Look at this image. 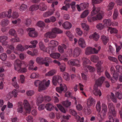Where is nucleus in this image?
<instances>
[{"label": "nucleus", "mask_w": 122, "mask_h": 122, "mask_svg": "<svg viewBox=\"0 0 122 122\" xmlns=\"http://www.w3.org/2000/svg\"><path fill=\"white\" fill-rule=\"evenodd\" d=\"M89 11L88 10H84L80 15V17L81 18H85L88 15Z\"/></svg>", "instance_id": "nucleus-41"}, {"label": "nucleus", "mask_w": 122, "mask_h": 122, "mask_svg": "<svg viewBox=\"0 0 122 122\" xmlns=\"http://www.w3.org/2000/svg\"><path fill=\"white\" fill-rule=\"evenodd\" d=\"M88 5L89 4L88 3H81L79 5H77L76 7L78 11H80L81 10L87 8Z\"/></svg>", "instance_id": "nucleus-10"}, {"label": "nucleus", "mask_w": 122, "mask_h": 122, "mask_svg": "<svg viewBox=\"0 0 122 122\" xmlns=\"http://www.w3.org/2000/svg\"><path fill=\"white\" fill-rule=\"evenodd\" d=\"M24 23L25 25L29 26L31 24V21L30 19H27L25 20Z\"/></svg>", "instance_id": "nucleus-63"}, {"label": "nucleus", "mask_w": 122, "mask_h": 122, "mask_svg": "<svg viewBox=\"0 0 122 122\" xmlns=\"http://www.w3.org/2000/svg\"><path fill=\"white\" fill-rule=\"evenodd\" d=\"M95 50V48H92L91 47H88L86 48L85 50V53L86 55H89L92 54H95L94 50Z\"/></svg>", "instance_id": "nucleus-16"}, {"label": "nucleus", "mask_w": 122, "mask_h": 122, "mask_svg": "<svg viewBox=\"0 0 122 122\" xmlns=\"http://www.w3.org/2000/svg\"><path fill=\"white\" fill-rule=\"evenodd\" d=\"M118 11L117 9H115L113 15V18L114 19H116L118 15Z\"/></svg>", "instance_id": "nucleus-64"}, {"label": "nucleus", "mask_w": 122, "mask_h": 122, "mask_svg": "<svg viewBox=\"0 0 122 122\" xmlns=\"http://www.w3.org/2000/svg\"><path fill=\"white\" fill-rule=\"evenodd\" d=\"M44 100L46 101L49 102L51 100V98L48 96H45L43 97L41 94L39 95L37 97L36 101V105H39Z\"/></svg>", "instance_id": "nucleus-5"}, {"label": "nucleus", "mask_w": 122, "mask_h": 122, "mask_svg": "<svg viewBox=\"0 0 122 122\" xmlns=\"http://www.w3.org/2000/svg\"><path fill=\"white\" fill-rule=\"evenodd\" d=\"M88 69L90 72H93L95 70V69L94 67L91 66L86 65V69H84L85 70Z\"/></svg>", "instance_id": "nucleus-55"}, {"label": "nucleus", "mask_w": 122, "mask_h": 122, "mask_svg": "<svg viewBox=\"0 0 122 122\" xmlns=\"http://www.w3.org/2000/svg\"><path fill=\"white\" fill-rule=\"evenodd\" d=\"M108 31L110 32L111 34L117 33L118 31V30L116 28L111 27H109Z\"/></svg>", "instance_id": "nucleus-42"}, {"label": "nucleus", "mask_w": 122, "mask_h": 122, "mask_svg": "<svg viewBox=\"0 0 122 122\" xmlns=\"http://www.w3.org/2000/svg\"><path fill=\"white\" fill-rule=\"evenodd\" d=\"M16 50L20 51H23L25 50V49L21 44L17 45L15 48Z\"/></svg>", "instance_id": "nucleus-37"}, {"label": "nucleus", "mask_w": 122, "mask_h": 122, "mask_svg": "<svg viewBox=\"0 0 122 122\" xmlns=\"http://www.w3.org/2000/svg\"><path fill=\"white\" fill-rule=\"evenodd\" d=\"M81 25L82 28L84 30L88 31L90 30V28L89 25L86 23H82L81 24Z\"/></svg>", "instance_id": "nucleus-46"}, {"label": "nucleus", "mask_w": 122, "mask_h": 122, "mask_svg": "<svg viewBox=\"0 0 122 122\" xmlns=\"http://www.w3.org/2000/svg\"><path fill=\"white\" fill-rule=\"evenodd\" d=\"M102 111L98 115V117L101 118V120H102L105 118L106 113L107 111V106L105 104H102Z\"/></svg>", "instance_id": "nucleus-6"}, {"label": "nucleus", "mask_w": 122, "mask_h": 122, "mask_svg": "<svg viewBox=\"0 0 122 122\" xmlns=\"http://www.w3.org/2000/svg\"><path fill=\"white\" fill-rule=\"evenodd\" d=\"M56 106L61 112L64 113H66V111L61 105L57 104Z\"/></svg>", "instance_id": "nucleus-49"}, {"label": "nucleus", "mask_w": 122, "mask_h": 122, "mask_svg": "<svg viewBox=\"0 0 122 122\" xmlns=\"http://www.w3.org/2000/svg\"><path fill=\"white\" fill-rule=\"evenodd\" d=\"M6 17H8V18H10L11 17V15L8 16L7 15V11H5L0 13V17L1 18H4Z\"/></svg>", "instance_id": "nucleus-34"}, {"label": "nucleus", "mask_w": 122, "mask_h": 122, "mask_svg": "<svg viewBox=\"0 0 122 122\" xmlns=\"http://www.w3.org/2000/svg\"><path fill=\"white\" fill-rule=\"evenodd\" d=\"M101 38L104 44L105 45H106L109 41L108 37L104 35H103L102 36Z\"/></svg>", "instance_id": "nucleus-39"}, {"label": "nucleus", "mask_w": 122, "mask_h": 122, "mask_svg": "<svg viewBox=\"0 0 122 122\" xmlns=\"http://www.w3.org/2000/svg\"><path fill=\"white\" fill-rule=\"evenodd\" d=\"M45 108L46 110L48 111H51L54 108V106L50 103H49L45 105Z\"/></svg>", "instance_id": "nucleus-22"}, {"label": "nucleus", "mask_w": 122, "mask_h": 122, "mask_svg": "<svg viewBox=\"0 0 122 122\" xmlns=\"http://www.w3.org/2000/svg\"><path fill=\"white\" fill-rule=\"evenodd\" d=\"M8 38L7 37L4 36H0V42L1 43L3 46H5L8 45V42L6 41Z\"/></svg>", "instance_id": "nucleus-15"}, {"label": "nucleus", "mask_w": 122, "mask_h": 122, "mask_svg": "<svg viewBox=\"0 0 122 122\" xmlns=\"http://www.w3.org/2000/svg\"><path fill=\"white\" fill-rule=\"evenodd\" d=\"M39 10L41 11H45L47 9V7L46 5L44 3H41L39 5Z\"/></svg>", "instance_id": "nucleus-30"}, {"label": "nucleus", "mask_w": 122, "mask_h": 122, "mask_svg": "<svg viewBox=\"0 0 122 122\" xmlns=\"http://www.w3.org/2000/svg\"><path fill=\"white\" fill-rule=\"evenodd\" d=\"M50 80L46 81L45 80L42 81L36 80L34 82L35 85L36 87L39 86L38 91H41L45 90L48 87L50 84Z\"/></svg>", "instance_id": "nucleus-4"}, {"label": "nucleus", "mask_w": 122, "mask_h": 122, "mask_svg": "<svg viewBox=\"0 0 122 122\" xmlns=\"http://www.w3.org/2000/svg\"><path fill=\"white\" fill-rule=\"evenodd\" d=\"M82 60L83 61V65L84 69H86V65H87V64L90 63V61L88 59L84 57L83 58Z\"/></svg>", "instance_id": "nucleus-23"}, {"label": "nucleus", "mask_w": 122, "mask_h": 122, "mask_svg": "<svg viewBox=\"0 0 122 122\" xmlns=\"http://www.w3.org/2000/svg\"><path fill=\"white\" fill-rule=\"evenodd\" d=\"M60 53H53L50 54V56L51 57L55 59L59 58L60 56Z\"/></svg>", "instance_id": "nucleus-35"}, {"label": "nucleus", "mask_w": 122, "mask_h": 122, "mask_svg": "<svg viewBox=\"0 0 122 122\" xmlns=\"http://www.w3.org/2000/svg\"><path fill=\"white\" fill-rule=\"evenodd\" d=\"M26 119L27 122H33V119L32 117L29 115L26 117Z\"/></svg>", "instance_id": "nucleus-61"}, {"label": "nucleus", "mask_w": 122, "mask_h": 122, "mask_svg": "<svg viewBox=\"0 0 122 122\" xmlns=\"http://www.w3.org/2000/svg\"><path fill=\"white\" fill-rule=\"evenodd\" d=\"M34 61L33 60H31L29 62L28 64V69L31 70L33 69L34 68Z\"/></svg>", "instance_id": "nucleus-44"}, {"label": "nucleus", "mask_w": 122, "mask_h": 122, "mask_svg": "<svg viewBox=\"0 0 122 122\" xmlns=\"http://www.w3.org/2000/svg\"><path fill=\"white\" fill-rule=\"evenodd\" d=\"M39 45L40 49L41 50L44 52H47L46 48L44 45L43 43L41 41H40L39 43Z\"/></svg>", "instance_id": "nucleus-38"}, {"label": "nucleus", "mask_w": 122, "mask_h": 122, "mask_svg": "<svg viewBox=\"0 0 122 122\" xmlns=\"http://www.w3.org/2000/svg\"><path fill=\"white\" fill-rule=\"evenodd\" d=\"M56 90L58 92L61 93L62 91L66 92L67 90V87L66 85L64 84H60V87L56 88Z\"/></svg>", "instance_id": "nucleus-11"}, {"label": "nucleus", "mask_w": 122, "mask_h": 122, "mask_svg": "<svg viewBox=\"0 0 122 122\" xmlns=\"http://www.w3.org/2000/svg\"><path fill=\"white\" fill-rule=\"evenodd\" d=\"M26 66L25 62L20 61L19 60L15 61L14 64V69L18 73H25L27 72V66L26 67H24Z\"/></svg>", "instance_id": "nucleus-2"}, {"label": "nucleus", "mask_w": 122, "mask_h": 122, "mask_svg": "<svg viewBox=\"0 0 122 122\" xmlns=\"http://www.w3.org/2000/svg\"><path fill=\"white\" fill-rule=\"evenodd\" d=\"M105 78L103 76H101L96 80L95 84L94 86V94L96 96H101L102 93L100 90L97 89V87L101 86L105 80Z\"/></svg>", "instance_id": "nucleus-3"}, {"label": "nucleus", "mask_w": 122, "mask_h": 122, "mask_svg": "<svg viewBox=\"0 0 122 122\" xmlns=\"http://www.w3.org/2000/svg\"><path fill=\"white\" fill-rule=\"evenodd\" d=\"M113 74V79L112 78L111 79V81L112 83H113L116 82L118 79V76L119 73H114Z\"/></svg>", "instance_id": "nucleus-27"}, {"label": "nucleus", "mask_w": 122, "mask_h": 122, "mask_svg": "<svg viewBox=\"0 0 122 122\" xmlns=\"http://www.w3.org/2000/svg\"><path fill=\"white\" fill-rule=\"evenodd\" d=\"M100 103V101H98L96 105V109L97 111L98 112H100L101 110Z\"/></svg>", "instance_id": "nucleus-59"}, {"label": "nucleus", "mask_w": 122, "mask_h": 122, "mask_svg": "<svg viewBox=\"0 0 122 122\" xmlns=\"http://www.w3.org/2000/svg\"><path fill=\"white\" fill-rule=\"evenodd\" d=\"M103 63V61H100L95 65L97 73L99 75H101V73L103 72L104 70V67L102 66Z\"/></svg>", "instance_id": "nucleus-8"}, {"label": "nucleus", "mask_w": 122, "mask_h": 122, "mask_svg": "<svg viewBox=\"0 0 122 122\" xmlns=\"http://www.w3.org/2000/svg\"><path fill=\"white\" fill-rule=\"evenodd\" d=\"M55 11V9L53 8L52 10H50L44 13L43 14V16L45 17H47L52 15Z\"/></svg>", "instance_id": "nucleus-21"}, {"label": "nucleus", "mask_w": 122, "mask_h": 122, "mask_svg": "<svg viewBox=\"0 0 122 122\" xmlns=\"http://www.w3.org/2000/svg\"><path fill=\"white\" fill-rule=\"evenodd\" d=\"M63 78L66 81H68L70 79V76L67 73L64 72L63 74Z\"/></svg>", "instance_id": "nucleus-50"}, {"label": "nucleus", "mask_w": 122, "mask_h": 122, "mask_svg": "<svg viewBox=\"0 0 122 122\" xmlns=\"http://www.w3.org/2000/svg\"><path fill=\"white\" fill-rule=\"evenodd\" d=\"M25 78V77L23 75H20L19 80L21 83H24Z\"/></svg>", "instance_id": "nucleus-58"}, {"label": "nucleus", "mask_w": 122, "mask_h": 122, "mask_svg": "<svg viewBox=\"0 0 122 122\" xmlns=\"http://www.w3.org/2000/svg\"><path fill=\"white\" fill-rule=\"evenodd\" d=\"M114 3L113 2H111L110 3L107 7V10L109 11L112 10L114 7Z\"/></svg>", "instance_id": "nucleus-48"}, {"label": "nucleus", "mask_w": 122, "mask_h": 122, "mask_svg": "<svg viewBox=\"0 0 122 122\" xmlns=\"http://www.w3.org/2000/svg\"><path fill=\"white\" fill-rule=\"evenodd\" d=\"M18 93L17 90L15 89L8 94L7 97L9 98H11L13 97L15 98H16L17 97V96L18 95Z\"/></svg>", "instance_id": "nucleus-13"}, {"label": "nucleus", "mask_w": 122, "mask_h": 122, "mask_svg": "<svg viewBox=\"0 0 122 122\" xmlns=\"http://www.w3.org/2000/svg\"><path fill=\"white\" fill-rule=\"evenodd\" d=\"M39 8V5L36 4L31 5L29 8V10L33 12L36 11Z\"/></svg>", "instance_id": "nucleus-25"}, {"label": "nucleus", "mask_w": 122, "mask_h": 122, "mask_svg": "<svg viewBox=\"0 0 122 122\" xmlns=\"http://www.w3.org/2000/svg\"><path fill=\"white\" fill-rule=\"evenodd\" d=\"M120 45L118 46L116 44H115L116 48V52L117 53L119 52L122 48V42H120Z\"/></svg>", "instance_id": "nucleus-54"}, {"label": "nucleus", "mask_w": 122, "mask_h": 122, "mask_svg": "<svg viewBox=\"0 0 122 122\" xmlns=\"http://www.w3.org/2000/svg\"><path fill=\"white\" fill-rule=\"evenodd\" d=\"M56 72L55 70H52L48 72L46 74V76H52L55 74Z\"/></svg>", "instance_id": "nucleus-45"}, {"label": "nucleus", "mask_w": 122, "mask_h": 122, "mask_svg": "<svg viewBox=\"0 0 122 122\" xmlns=\"http://www.w3.org/2000/svg\"><path fill=\"white\" fill-rule=\"evenodd\" d=\"M99 36L98 34L95 33L93 34L90 35L89 37L90 39L93 38L94 40L96 41H97L99 39Z\"/></svg>", "instance_id": "nucleus-31"}, {"label": "nucleus", "mask_w": 122, "mask_h": 122, "mask_svg": "<svg viewBox=\"0 0 122 122\" xmlns=\"http://www.w3.org/2000/svg\"><path fill=\"white\" fill-rule=\"evenodd\" d=\"M23 104L26 112L28 113H30V112L31 108L33 107L34 105V103H33L32 105H30L28 100L26 99L24 100Z\"/></svg>", "instance_id": "nucleus-7"}, {"label": "nucleus", "mask_w": 122, "mask_h": 122, "mask_svg": "<svg viewBox=\"0 0 122 122\" xmlns=\"http://www.w3.org/2000/svg\"><path fill=\"white\" fill-rule=\"evenodd\" d=\"M27 30L29 32L28 34L30 36L32 37H35L37 36V33L35 31V29L29 28L27 29Z\"/></svg>", "instance_id": "nucleus-12"}, {"label": "nucleus", "mask_w": 122, "mask_h": 122, "mask_svg": "<svg viewBox=\"0 0 122 122\" xmlns=\"http://www.w3.org/2000/svg\"><path fill=\"white\" fill-rule=\"evenodd\" d=\"M28 7V6L27 5L23 3L20 5L19 9L20 11L23 12L27 10Z\"/></svg>", "instance_id": "nucleus-28"}, {"label": "nucleus", "mask_w": 122, "mask_h": 122, "mask_svg": "<svg viewBox=\"0 0 122 122\" xmlns=\"http://www.w3.org/2000/svg\"><path fill=\"white\" fill-rule=\"evenodd\" d=\"M108 59L110 61L115 62L116 63H118L117 59L115 57L109 56H108Z\"/></svg>", "instance_id": "nucleus-51"}, {"label": "nucleus", "mask_w": 122, "mask_h": 122, "mask_svg": "<svg viewBox=\"0 0 122 122\" xmlns=\"http://www.w3.org/2000/svg\"><path fill=\"white\" fill-rule=\"evenodd\" d=\"M95 103L96 101L95 99L92 97H90L87 100L86 104L88 107L95 104Z\"/></svg>", "instance_id": "nucleus-17"}, {"label": "nucleus", "mask_w": 122, "mask_h": 122, "mask_svg": "<svg viewBox=\"0 0 122 122\" xmlns=\"http://www.w3.org/2000/svg\"><path fill=\"white\" fill-rule=\"evenodd\" d=\"M9 33L10 35L14 36H15L16 35V31L13 29H11L9 30Z\"/></svg>", "instance_id": "nucleus-53"}, {"label": "nucleus", "mask_w": 122, "mask_h": 122, "mask_svg": "<svg viewBox=\"0 0 122 122\" xmlns=\"http://www.w3.org/2000/svg\"><path fill=\"white\" fill-rule=\"evenodd\" d=\"M79 46L82 48H84L86 46V44L85 40L82 38H80L78 41Z\"/></svg>", "instance_id": "nucleus-19"}, {"label": "nucleus", "mask_w": 122, "mask_h": 122, "mask_svg": "<svg viewBox=\"0 0 122 122\" xmlns=\"http://www.w3.org/2000/svg\"><path fill=\"white\" fill-rule=\"evenodd\" d=\"M58 42L56 41L52 40L51 41L49 44V46L54 47L58 45Z\"/></svg>", "instance_id": "nucleus-36"}, {"label": "nucleus", "mask_w": 122, "mask_h": 122, "mask_svg": "<svg viewBox=\"0 0 122 122\" xmlns=\"http://www.w3.org/2000/svg\"><path fill=\"white\" fill-rule=\"evenodd\" d=\"M19 16V15L18 12H14L12 13L11 17L14 19L18 18Z\"/></svg>", "instance_id": "nucleus-60"}, {"label": "nucleus", "mask_w": 122, "mask_h": 122, "mask_svg": "<svg viewBox=\"0 0 122 122\" xmlns=\"http://www.w3.org/2000/svg\"><path fill=\"white\" fill-rule=\"evenodd\" d=\"M17 112L20 113H21L23 112V107L22 102H18V108L17 109Z\"/></svg>", "instance_id": "nucleus-26"}, {"label": "nucleus", "mask_w": 122, "mask_h": 122, "mask_svg": "<svg viewBox=\"0 0 122 122\" xmlns=\"http://www.w3.org/2000/svg\"><path fill=\"white\" fill-rule=\"evenodd\" d=\"M36 61L38 64H42L44 63L43 58L41 57H37L36 59Z\"/></svg>", "instance_id": "nucleus-47"}, {"label": "nucleus", "mask_w": 122, "mask_h": 122, "mask_svg": "<svg viewBox=\"0 0 122 122\" xmlns=\"http://www.w3.org/2000/svg\"><path fill=\"white\" fill-rule=\"evenodd\" d=\"M108 52L110 53L113 54L114 52L115 51L112 47L111 45H109L108 47Z\"/></svg>", "instance_id": "nucleus-62"}, {"label": "nucleus", "mask_w": 122, "mask_h": 122, "mask_svg": "<svg viewBox=\"0 0 122 122\" xmlns=\"http://www.w3.org/2000/svg\"><path fill=\"white\" fill-rule=\"evenodd\" d=\"M104 13V12L100 11V7L96 8L93 5L91 12V16H88L87 18L88 21L92 22L101 20L103 18Z\"/></svg>", "instance_id": "nucleus-1"}, {"label": "nucleus", "mask_w": 122, "mask_h": 122, "mask_svg": "<svg viewBox=\"0 0 122 122\" xmlns=\"http://www.w3.org/2000/svg\"><path fill=\"white\" fill-rule=\"evenodd\" d=\"M56 36V34L54 33L52 30L51 31L48 32L44 35V36L46 37L51 39L55 38Z\"/></svg>", "instance_id": "nucleus-18"}, {"label": "nucleus", "mask_w": 122, "mask_h": 122, "mask_svg": "<svg viewBox=\"0 0 122 122\" xmlns=\"http://www.w3.org/2000/svg\"><path fill=\"white\" fill-rule=\"evenodd\" d=\"M108 115H111L115 117L116 115V112L115 109L112 103H109L108 105Z\"/></svg>", "instance_id": "nucleus-9"}, {"label": "nucleus", "mask_w": 122, "mask_h": 122, "mask_svg": "<svg viewBox=\"0 0 122 122\" xmlns=\"http://www.w3.org/2000/svg\"><path fill=\"white\" fill-rule=\"evenodd\" d=\"M116 70L117 73H122V66L119 65H117L116 66Z\"/></svg>", "instance_id": "nucleus-57"}, {"label": "nucleus", "mask_w": 122, "mask_h": 122, "mask_svg": "<svg viewBox=\"0 0 122 122\" xmlns=\"http://www.w3.org/2000/svg\"><path fill=\"white\" fill-rule=\"evenodd\" d=\"M98 56H95L93 55L91 56V61L94 62H96L99 59Z\"/></svg>", "instance_id": "nucleus-52"}, {"label": "nucleus", "mask_w": 122, "mask_h": 122, "mask_svg": "<svg viewBox=\"0 0 122 122\" xmlns=\"http://www.w3.org/2000/svg\"><path fill=\"white\" fill-rule=\"evenodd\" d=\"M62 26L65 29H69L71 27L72 25L70 23L66 21L62 24Z\"/></svg>", "instance_id": "nucleus-24"}, {"label": "nucleus", "mask_w": 122, "mask_h": 122, "mask_svg": "<svg viewBox=\"0 0 122 122\" xmlns=\"http://www.w3.org/2000/svg\"><path fill=\"white\" fill-rule=\"evenodd\" d=\"M62 81L61 77L59 76H55L53 78L52 82L54 85H56L58 83L61 82Z\"/></svg>", "instance_id": "nucleus-14"}, {"label": "nucleus", "mask_w": 122, "mask_h": 122, "mask_svg": "<svg viewBox=\"0 0 122 122\" xmlns=\"http://www.w3.org/2000/svg\"><path fill=\"white\" fill-rule=\"evenodd\" d=\"M9 23V20L6 19L2 20L1 22V25L2 26H5L8 25Z\"/></svg>", "instance_id": "nucleus-33"}, {"label": "nucleus", "mask_w": 122, "mask_h": 122, "mask_svg": "<svg viewBox=\"0 0 122 122\" xmlns=\"http://www.w3.org/2000/svg\"><path fill=\"white\" fill-rule=\"evenodd\" d=\"M63 105L66 107L67 108L69 107L71 105V103L68 101H64L62 102Z\"/></svg>", "instance_id": "nucleus-43"}, {"label": "nucleus", "mask_w": 122, "mask_h": 122, "mask_svg": "<svg viewBox=\"0 0 122 122\" xmlns=\"http://www.w3.org/2000/svg\"><path fill=\"white\" fill-rule=\"evenodd\" d=\"M51 30L54 33H55L56 34L61 33L63 32L62 30L56 28H53Z\"/></svg>", "instance_id": "nucleus-40"}, {"label": "nucleus", "mask_w": 122, "mask_h": 122, "mask_svg": "<svg viewBox=\"0 0 122 122\" xmlns=\"http://www.w3.org/2000/svg\"><path fill=\"white\" fill-rule=\"evenodd\" d=\"M36 25L40 27H43L45 26V24L43 21H40L37 22Z\"/></svg>", "instance_id": "nucleus-56"}, {"label": "nucleus", "mask_w": 122, "mask_h": 122, "mask_svg": "<svg viewBox=\"0 0 122 122\" xmlns=\"http://www.w3.org/2000/svg\"><path fill=\"white\" fill-rule=\"evenodd\" d=\"M81 52V50L79 48L77 47L75 48L73 51V56L76 57L79 56Z\"/></svg>", "instance_id": "nucleus-20"}, {"label": "nucleus", "mask_w": 122, "mask_h": 122, "mask_svg": "<svg viewBox=\"0 0 122 122\" xmlns=\"http://www.w3.org/2000/svg\"><path fill=\"white\" fill-rule=\"evenodd\" d=\"M103 25L105 27L110 26L111 25V21L110 19H105L103 21Z\"/></svg>", "instance_id": "nucleus-32"}, {"label": "nucleus", "mask_w": 122, "mask_h": 122, "mask_svg": "<svg viewBox=\"0 0 122 122\" xmlns=\"http://www.w3.org/2000/svg\"><path fill=\"white\" fill-rule=\"evenodd\" d=\"M12 84L13 86L16 88H18L19 86L17 83L16 77H14L12 79Z\"/></svg>", "instance_id": "nucleus-29"}]
</instances>
